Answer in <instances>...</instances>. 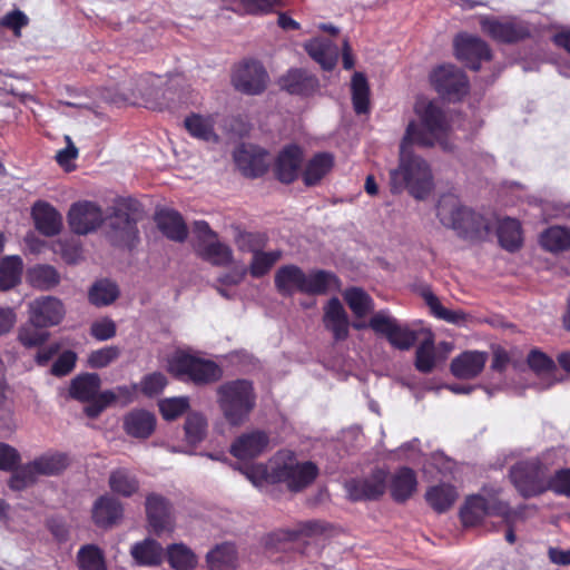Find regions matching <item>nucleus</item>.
I'll return each mask as SVG.
<instances>
[{
    "label": "nucleus",
    "mask_w": 570,
    "mask_h": 570,
    "mask_svg": "<svg viewBox=\"0 0 570 570\" xmlns=\"http://www.w3.org/2000/svg\"><path fill=\"white\" fill-rule=\"evenodd\" d=\"M168 370L175 376L188 379L196 384L215 382L223 375L222 368L215 362L184 352H177L170 357Z\"/></svg>",
    "instance_id": "7"
},
{
    "label": "nucleus",
    "mask_w": 570,
    "mask_h": 570,
    "mask_svg": "<svg viewBox=\"0 0 570 570\" xmlns=\"http://www.w3.org/2000/svg\"><path fill=\"white\" fill-rule=\"evenodd\" d=\"M30 22L29 17L20 9H13L0 18V28L11 30L16 37H21V30Z\"/></svg>",
    "instance_id": "60"
},
{
    "label": "nucleus",
    "mask_w": 570,
    "mask_h": 570,
    "mask_svg": "<svg viewBox=\"0 0 570 570\" xmlns=\"http://www.w3.org/2000/svg\"><path fill=\"white\" fill-rule=\"evenodd\" d=\"M78 563L80 570H106L102 551L94 544L85 546L79 550Z\"/></svg>",
    "instance_id": "55"
},
{
    "label": "nucleus",
    "mask_w": 570,
    "mask_h": 570,
    "mask_svg": "<svg viewBox=\"0 0 570 570\" xmlns=\"http://www.w3.org/2000/svg\"><path fill=\"white\" fill-rule=\"evenodd\" d=\"M547 490L570 497V469L559 470L551 478L547 475Z\"/></svg>",
    "instance_id": "62"
},
{
    "label": "nucleus",
    "mask_w": 570,
    "mask_h": 570,
    "mask_svg": "<svg viewBox=\"0 0 570 570\" xmlns=\"http://www.w3.org/2000/svg\"><path fill=\"white\" fill-rule=\"evenodd\" d=\"M267 72L257 61H245L238 66L233 75L235 88L244 94H261L267 83Z\"/></svg>",
    "instance_id": "16"
},
{
    "label": "nucleus",
    "mask_w": 570,
    "mask_h": 570,
    "mask_svg": "<svg viewBox=\"0 0 570 570\" xmlns=\"http://www.w3.org/2000/svg\"><path fill=\"white\" fill-rule=\"evenodd\" d=\"M488 353L480 351H466L454 357L451 362V373L462 380L476 377L484 368Z\"/></svg>",
    "instance_id": "23"
},
{
    "label": "nucleus",
    "mask_w": 570,
    "mask_h": 570,
    "mask_svg": "<svg viewBox=\"0 0 570 570\" xmlns=\"http://www.w3.org/2000/svg\"><path fill=\"white\" fill-rule=\"evenodd\" d=\"M155 220L159 230L169 239L184 242L187 237V226L181 215L173 209H160L156 213Z\"/></svg>",
    "instance_id": "28"
},
{
    "label": "nucleus",
    "mask_w": 570,
    "mask_h": 570,
    "mask_svg": "<svg viewBox=\"0 0 570 570\" xmlns=\"http://www.w3.org/2000/svg\"><path fill=\"white\" fill-rule=\"evenodd\" d=\"M101 381L96 373H85L78 375L71 381L69 394L72 399L80 402H87L88 405L95 404L98 396Z\"/></svg>",
    "instance_id": "27"
},
{
    "label": "nucleus",
    "mask_w": 570,
    "mask_h": 570,
    "mask_svg": "<svg viewBox=\"0 0 570 570\" xmlns=\"http://www.w3.org/2000/svg\"><path fill=\"white\" fill-rule=\"evenodd\" d=\"M480 27L485 35L502 43L518 42L531 35L530 26L514 17H482Z\"/></svg>",
    "instance_id": "9"
},
{
    "label": "nucleus",
    "mask_w": 570,
    "mask_h": 570,
    "mask_svg": "<svg viewBox=\"0 0 570 570\" xmlns=\"http://www.w3.org/2000/svg\"><path fill=\"white\" fill-rule=\"evenodd\" d=\"M419 121H411L400 146V164L390 171V185L393 194L403 189L416 199H423L432 189V174L428 163L411 153L410 146L422 147L439 145L450 151L453 146L449 140V124L442 109L432 101L419 100L415 104Z\"/></svg>",
    "instance_id": "1"
},
{
    "label": "nucleus",
    "mask_w": 570,
    "mask_h": 570,
    "mask_svg": "<svg viewBox=\"0 0 570 570\" xmlns=\"http://www.w3.org/2000/svg\"><path fill=\"white\" fill-rule=\"evenodd\" d=\"M109 237L118 245L132 247L137 237L138 229L136 220L121 208H116L109 218Z\"/></svg>",
    "instance_id": "20"
},
{
    "label": "nucleus",
    "mask_w": 570,
    "mask_h": 570,
    "mask_svg": "<svg viewBox=\"0 0 570 570\" xmlns=\"http://www.w3.org/2000/svg\"><path fill=\"white\" fill-rule=\"evenodd\" d=\"M108 483L114 493L125 498L134 495L139 490V480L126 468L111 471Z\"/></svg>",
    "instance_id": "40"
},
{
    "label": "nucleus",
    "mask_w": 570,
    "mask_h": 570,
    "mask_svg": "<svg viewBox=\"0 0 570 570\" xmlns=\"http://www.w3.org/2000/svg\"><path fill=\"white\" fill-rule=\"evenodd\" d=\"M234 161L244 176L258 177L268 168L267 154L264 149L243 144L234 151Z\"/></svg>",
    "instance_id": "18"
},
{
    "label": "nucleus",
    "mask_w": 570,
    "mask_h": 570,
    "mask_svg": "<svg viewBox=\"0 0 570 570\" xmlns=\"http://www.w3.org/2000/svg\"><path fill=\"white\" fill-rule=\"evenodd\" d=\"M269 435L262 430H253L239 435L230 445V453L239 460L259 456L269 448Z\"/></svg>",
    "instance_id": "19"
},
{
    "label": "nucleus",
    "mask_w": 570,
    "mask_h": 570,
    "mask_svg": "<svg viewBox=\"0 0 570 570\" xmlns=\"http://www.w3.org/2000/svg\"><path fill=\"white\" fill-rule=\"evenodd\" d=\"M237 560V551L232 543L219 544L207 553V563L210 570H234Z\"/></svg>",
    "instance_id": "42"
},
{
    "label": "nucleus",
    "mask_w": 570,
    "mask_h": 570,
    "mask_svg": "<svg viewBox=\"0 0 570 570\" xmlns=\"http://www.w3.org/2000/svg\"><path fill=\"white\" fill-rule=\"evenodd\" d=\"M274 284L277 292L285 297L295 293L323 295L340 287V282L333 273L322 269L305 273L293 264L284 265L276 271Z\"/></svg>",
    "instance_id": "2"
},
{
    "label": "nucleus",
    "mask_w": 570,
    "mask_h": 570,
    "mask_svg": "<svg viewBox=\"0 0 570 570\" xmlns=\"http://www.w3.org/2000/svg\"><path fill=\"white\" fill-rule=\"evenodd\" d=\"M189 406L188 397H170L159 402V410L165 420H175Z\"/></svg>",
    "instance_id": "61"
},
{
    "label": "nucleus",
    "mask_w": 570,
    "mask_h": 570,
    "mask_svg": "<svg viewBox=\"0 0 570 570\" xmlns=\"http://www.w3.org/2000/svg\"><path fill=\"white\" fill-rule=\"evenodd\" d=\"M207 421L200 413H190L185 422L186 440L189 444L202 442L206 435Z\"/></svg>",
    "instance_id": "56"
},
{
    "label": "nucleus",
    "mask_w": 570,
    "mask_h": 570,
    "mask_svg": "<svg viewBox=\"0 0 570 570\" xmlns=\"http://www.w3.org/2000/svg\"><path fill=\"white\" fill-rule=\"evenodd\" d=\"M510 479L524 497H535L547 490V468L538 459L521 461L510 470Z\"/></svg>",
    "instance_id": "8"
},
{
    "label": "nucleus",
    "mask_w": 570,
    "mask_h": 570,
    "mask_svg": "<svg viewBox=\"0 0 570 570\" xmlns=\"http://www.w3.org/2000/svg\"><path fill=\"white\" fill-rule=\"evenodd\" d=\"M265 235L238 230L235 236V244L240 252L255 254L265 246Z\"/></svg>",
    "instance_id": "58"
},
{
    "label": "nucleus",
    "mask_w": 570,
    "mask_h": 570,
    "mask_svg": "<svg viewBox=\"0 0 570 570\" xmlns=\"http://www.w3.org/2000/svg\"><path fill=\"white\" fill-rule=\"evenodd\" d=\"M119 295L115 283L102 279L92 285L89 291V301L96 306H106L111 304Z\"/></svg>",
    "instance_id": "52"
},
{
    "label": "nucleus",
    "mask_w": 570,
    "mask_h": 570,
    "mask_svg": "<svg viewBox=\"0 0 570 570\" xmlns=\"http://www.w3.org/2000/svg\"><path fill=\"white\" fill-rule=\"evenodd\" d=\"M368 326L376 334L384 335L393 347L402 351L410 350L419 337L428 331L423 327H412L401 323L386 309L375 313L371 317Z\"/></svg>",
    "instance_id": "6"
},
{
    "label": "nucleus",
    "mask_w": 570,
    "mask_h": 570,
    "mask_svg": "<svg viewBox=\"0 0 570 570\" xmlns=\"http://www.w3.org/2000/svg\"><path fill=\"white\" fill-rule=\"evenodd\" d=\"M147 522L150 531L157 537L170 534L176 528L171 505L164 497L150 493L146 498Z\"/></svg>",
    "instance_id": "12"
},
{
    "label": "nucleus",
    "mask_w": 570,
    "mask_h": 570,
    "mask_svg": "<svg viewBox=\"0 0 570 570\" xmlns=\"http://www.w3.org/2000/svg\"><path fill=\"white\" fill-rule=\"evenodd\" d=\"M43 328L45 327L35 326L30 322L29 324H26L20 327L18 333V340L26 347L40 346L49 337V333Z\"/></svg>",
    "instance_id": "57"
},
{
    "label": "nucleus",
    "mask_w": 570,
    "mask_h": 570,
    "mask_svg": "<svg viewBox=\"0 0 570 570\" xmlns=\"http://www.w3.org/2000/svg\"><path fill=\"white\" fill-rule=\"evenodd\" d=\"M302 163V150L296 145L285 147L276 160V175L283 183H292L298 174Z\"/></svg>",
    "instance_id": "29"
},
{
    "label": "nucleus",
    "mask_w": 570,
    "mask_h": 570,
    "mask_svg": "<svg viewBox=\"0 0 570 570\" xmlns=\"http://www.w3.org/2000/svg\"><path fill=\"white\" fill-rule=\"evenodd\" d=\"M334 165V157L330 153H318L308 160L303 171L305 185L313 186L325 177Z\"/></svg>",
    "instance_id": "38"
},
{
    "label": "nucleus",
    "mask_w": 570,
    "mask_h": 570,
    "mask_svg": "<svg viewBox=\"0 0 570 570\" xmlns=\"http://www.w3.org/2000/svg\"><path fill=\"white\" fill-rule=\"evenodd\" d=\"M387 472L376 469L367 478L351 479L344 488L348 498L353 501L374 500L380 498L386 489Z\"/></svg>",
    "instance_id": "14"
},
{
    "label": "nucleus",
    "mask_w": 570,
    "mask_h": 570,
    "mask_svg": "<svg viewBox=\"0 0 570 570\" xmlns=\"http://www.w3.org/2000/svg\"><path fill=\"white\" fill-rule=\"evenodd\" d=\"M23 261L18 255L6 256L0 261V291L6 292L21 282Z\"/></svg>",
    "instance_id": "37"
},
{
    "label": "nucleus",
    "mask_w": 570,
    "mask_h": 570,
    "mask_svg": "<svg viewBox=\"0 0 570 570\" xmlns=\"http://www.w3.org/2000/svg\"><path fill=\"white\" fill-rule=\"evenodd\" d=\"M497 235L500 245L507 250L514 252L522 244V230L518 219L510 217L499 219Z\"/></svg>",
    "instance_id": "36"
},
{
    "label": "nucleus",
    "mask_w": 570,
    "mask_h": 570,
    "mask_svg": "<svg viewBox=\"0 0 570 570\" xmlns=\"http://www.w3.org/2000/svg\"><path fill=\"white\" fill-rule=\"evenodd\" d=\"M38 474L32 466V463L26 464L19 469H17L10 480L9 487L12 490L21 491L36 482Z\"/></svg>",
    "instance_id": "59"
},
{
    "label": "nucleus",
    "mask_w": 570,
    "mask_h": 570,
    "mask_svg": "<svg viewBox=\"0 0 570 570\" xmlns=\"http://www.w3.org/2000/svg\"><path fill=\"white\" fill-rule=\"evenodd\" d=\"M529 366L541 376L539 387L547 390L554 385L559 380L557 379V367L554 362L544 353L533 350L528 355Z\"/></svg>",
    "instance_id": "34"
},
{
    "label": "nucleus",
    "mask_w": 570,
    "mask_h": 570,
    "mask_svg": "<svg viewBox=\"0 0 570 570\" xmlns=\"http://www.w3.org/2000/svg\"><path fill=\"white\" fill-rule=\"evenodd\" d=\"M423 297L432 314L439 320L455 325L462 324L465 321V314L462 311L445 308L432 292H425Z\"/></svg>",
    "instance_id": "51"
},
{
    "label": "nucleus",
    "mask_w": 570,
    "mask_h": 570,
    "mask_svg": "<svg viewBox=\"0 0 570 570\" xmlns=\"http://www.w3.org/2000/svg\"><path fill=\"white\" fill-rule=\"evenodd\" d=\"M116 332V323L109 317L97 320L90 326V335L100 342L112 338Z\"/></svg>",
    "instance_id": "63"
},
{
    "label": "nucleus",
    "mask_w": 570,
    "mask_h": 570,
    "mask_svg": "<svg viewBox=\"0 0 570 570\" xmlns=\"http://www.w3.org/2000/svg\"><path fill=\"white\" fill-rule=\"evenodd\" d=\"M434 89L450 100H458L469 89V81L464 72L453 65H444L434 69L430 76Z\"/></svg>",
    "instance_id": "10"
},
{
    "label": "nucleus",
    "mask_w": 570,
    "mask_h": 570,
    "mask_svg": "<svg viewBox=\"0 0 570 570\" xmlns=\"http://www.w3.org/2000/svg\"><path fill=\"white\" fill-rule=\"evenodd\" d=\"M455 56L473 70H479L482 60L491 58V50L481 38L461 33L454 39Z\"/></svg>",
    "instance_id": "15"
},
{
    "label": "nucleus",
    "mask_w": 570,
    "mask_h": 570,
    "mask_svg": "<svg viewBox=\"0 0 570 570\" xmlns=\"http://www.w3.org/2000/svg\"><path fill=\"white\" fill-rule=\"evenodd\" d=\"M508 505L497 497L485 498L481 494L471 495L460 511L464 525L473 527L480 523L487 515H502L508 513Z\"/></svg>",
    "instance_id": "11"
},
{
    "label": "nucleus",
    "mask_w": 570,
    "mask_h": 570,
    "mask_svg": "<svg viewBox=\"0 0 570 570\" xmlns=\"http://www.w3.org/2000/svg\"><path fill=\"white\" fill-rule=\"evenodd\" d=\"M458 498L455 488L448 483L431 487L425 493V500L438 513L450 509Z\"/></svg>",
    "instance_id": "41"
},
{
    "label": "nucleus",
    "mask_w": 570,
    "mask_h": 570,
    "mask_svg": "<svg viewBox=\"0 0 570 570\" xmlns=\"http://www.w3.org/2000/svg\"><path fill=\"white\" fill-rule=\"evenodd\" d=\"M28 311L29 322L38 327L47 328L58 325L65 316V308L61 301L51 296L33 299L29 303Z\"/></svg>",
    "instance_id": "17"
},
{
    "label": "nucleus",
    "mask_w": 570,
    "mask_h": 570,
    "mask_svg": "<svg viewBox=\"0 0 570 570\" xmlns=\"http://www.w3.org/2000/svg\"><path fill=\"white\" fill-rule=\"evenodd\" d=\"M276 483L284 484L291 492H301L309 487L318 475V468L312 461H299L292 450H279L272 458Z\"/></svg>",
    "instance_id": "5"
},
{
    "label": "nucleus",
    "mask_w": 570,
    "mask_h": 570,
    "mask_svg": "<svg viewBox=\"0 0 570 570\" xmlns=\"http://www.w3.org/2000/svg\"><path fill=\"white\" fill-rule=\"evenodd\" d=\"M541 245L549 252L559 253L570 248V228L552 226L540 236Z\"/></svg>",
    "instance_id": "45"
},
{
    "label": "nucleus",
    "mask_w": 570,
    "mask_h": 570,
    "mask_svg": "<svg viewBox=\"0 0 570 570\" xmlns=\"http://www.w3.org/2000/svg\"><path fill=\"white\" fill-rule=\"evenodd\" d=\"M237 469L243 473L246 479L256 488L263 489L268 484H276V481L273 480V466L272 459L268 464H250L240 466L237 465Z\"/></svg>",
    "instance_id": "50"
},
{
    "label": "nucleus",
    "mask_w": 570,
    "mask_h": 570,
    "mask_svg": "<svg viewBox=\"0 0 570 570\" xmlns=\"http://www.w3.org/2000/svg\"><path fill=\"white\" fill-rule=\"evenodd\" d=\"M130 556L139 567H156L163 561L164 549L156 540L146 538L131 546Z\"/></svg>",
    "instance_id": "33"
},
{
    "label": "nucleus",
    "mask_w": 570,
    "mask_h": 570,
    "mask_svg": "<svg viewBox=\"0 0 570 570\" xmlns=\"http://www.w3.org/2000/svg\"><path fill=\"white\" fill-rule=\"evenodd\" d=\"M279 87L291 95L311 96L318 89V79L304 69H291L278 80Z\"/></svg>",
    "instance_id": "22"
},
{
    "label": "nucleus",
    "mask_w": 570,
    "mask_h": 570,
    "mask_svg": "<svg viewBox=\"0 0 570 570\" xmlns=\"http://www.w3.org/2000/svg\"><path fill=\"white\" fill-rule=\"evenodd\" d=\"M417 481L410 468L399 469L391 480V495L397 502L406 501L416 490Z\"/></svg>",
    "instance_id": "35"
},
{
    "label": "nucleus",
    "mask_w": 570,
    "mask_h": 570,
    "mask_svg": "<svg viewBox=\"0 0 570 570\" xmlns=\"http://www.w3.org/2000/svg\"><path fill=\"white\" fill-rule=\"evenodd\" d=\"M185 127L195 138L206 141L217 139V136L214 132V119L212 117L193 114L185 119Z\"/></svg>",
    "instance_id": "49"
},
{
    "label": "nucleus",
    "mask_w": 570,
    "mask_h": 570,
    "mask_svg": "<svg viewBox=\"0 0 570 570\" xmlns=\"http://www.w3.org/2000/svg\"><path fill=\"white\" fill-rule=\"evenodd\" d=\"M27 278L32 287L49 291L60 283V274L50 265H36L28 269Z\"/></svg>",
    "instance_id": "43"
},
{
    "label": "nucleus",
    "mask_w": 570,
    "mask_h": 570,
    "mask_svg": "<svg viewBox=\"0 0 570 570\" xmlns=\"http://www.w3.org/2000/svg\"><path fill=\"white\" fill-rule=\"evenodd\" d=\"M323 531L320 522L311 520L299 522L293 528L279 529L268 535L267 543L275 548L281 547L283 543L299 542L305 538L313 537Z\"/></svg>",
    "instance_id": "24"
},
{
    "label": "nucleus",
    "mask_w": 570,
    "mask_h": 570,
    "mask_svg": "<svg viewBox=\"0 0 570 570\" xmlns=\"http://www.w3.org/2000/svg\"><path fill=\"white\" fill-rule=\"evenodd\" d=\"M252 381L245 379L223 383L217 389V403L225 420L233 426L245 423L256 406Z\"/></svg>",
    "instance_id": "4"
},
{
    "label": "nucleus",
    "mask_w": 570,
    "mask_h": 570,
    "mask_svg": "<svg viewBox=\"0 0 570 570\" xmlns=\"http://www.w3.org/2000/svg\"><path fill=\"white\" fill-rule=\"evenodd\" d=\"M156 428L155 415L146 410H134L124 419L126 433L136 439H147Z\"/></svg>",
    "instance_id": "31"
},
{
    "label": "nucleus",
    "mask_w": 570,
    "mask_h": 570,
    "mask_svg": "<svg viewBox=\"0 0 570 570\" xmlns=\"http://www.w3.org/2000/svg\"><path fill=\"white\" fill-rule=\"evenodd\" d=\"M32 466L39 475H55L62 472L68 465V459L61 453H46L32 462Z\"/></svg>",
    "instance_id": "48"
},
{
    "label": "nucleus",
    "mask_w": 570,
    "mask_h": 570,
    "mask_svg": "<svg viewBox=\"0 0 570 570\" xmlns=\"http://www.w3.org/2000/svg\"><path fill=\"white\" fill-rule=\"evenodd\" d=\"M31 215L36 228L45 236H55L60 233L62 217L58 210L47 202L38 200L32 206Z\"/></svg>",
    "instance_id": "25"
},
{
    "label": "nucleus",
    "mask_w": 570,
    "mask_h": 570,
    "mask_svg": "<svg viewBox=\"0 0 570 570\" xmlns=\"http://www.w3.org/2000/svg\"><path fill=\"white\" fill-rule=\"evenodd\" d=\"M119 348L116 346H106L94 351L88 358L89 365L94 368H101L110 364L119 356Z\"/></svg>",
    "instance_id": "64"
},
{
    "label": "nucleus",
    "mask_w": 570,
    "mask_h": 570,
    "mask_svg": "<svg viewBox=\"0 0 570 570\" xmlns=\"http://www.w3.org/2000/svg\"><path fill=\"white\" fill-rule=\"evenodd\" d=\"M167 559L175 570H193L197 564L196 554L184 543L168 546Z\"/></svg>",
    "instance_id": "46"
},
{
    "label": "nucleus",
    "mask_w": 570,
    "mask_h": 570,
    "mask_svg": "<svg viewBox=\"0 0 570 570\" xmlns=\"http://www.w3.org/2000/svg\"><path fill=\"white\" fill-rule=\"evenodd\" d=\"M436 216L444 227L455 230L464 238L482 239L492 228L490 218L463 206L461 200L452 194L441 196L436 206Z\"/></svg>",
    "instance_id": "3"
},
{
    "label": "nucleus",
    "mask_w": 570,
    "mask_h": 570,
    "mask_svg": "<svg viewBox=\"0 0 570 570\" xmlns=\"http://www.w3.org/2000/svg\"><path fill=\"white\" fill-rule=\"evenodd\" d=\"M343 297L356 317H364L374 309V302L372 297L362 288H347L343 293Z\"/></svg>",
    "instance_id": "47"
},
{
    "label": "nucleus",
    "mask_w": 570,
    "mask_h": 570,
    "mask_svg": "<svg viewBox=\"0 0 570 570\" xmlns=\"http://www.w3.org/2000/svg\"><path fill=\"white\" fill-rule=\"evenodd\" d=\"M352 99L356 114H365L368 110V85L366 78L356 72L352 78Z\"/></svg>",
    "instance_id": "54"
},
{
    "label": "nucleus",
    "mask_w": 570,
    "mask_h": 570,
    "mask_svg": "<svg viewBox=\"0 0 570 570\" xmlns=\"http://www.w3.org/2000/svg\"><path fill=\"white\" fill-rule=\"evenodd\" d=\"M136 391V385H120L115 390L102 391L95 404L87 405L85 407V413L89 417H97L108 405L115 401H121L124 403L131 402Z\"/></svg>",
    "instance_id": "30"
},
{
    "label": "nucleus",
    "mask_w": 570,
    "mask_h": 570,
    "mask_svg": "<svg viewBox=\"0 0 570 570\" xmlns=\"http://www.w3.org/2000/svg\"><path fill=\"white\" fill-rule=\"evenodd\" d=\"M122 517L121 503L110 495H102L92 507V519L99 527L107 528L116 524Z\"/></svg>",
    "instance_id": "32"
},
{
    "label": "nucleus",
    "mask_w": 570,
    "mask_h": 570,
    "mask_svg": "<svg viewBox=\"0 0 570 570\" xmlns=\"http://www.w3.org/2000/svg\"><path fill=\"white\" fill-rule=\"evenodd\" d=\"M323 323L335 341H344L350 333V321L338 298H331L324 307Z\"/></svg>",
    "instance_id": "21"
},
{
    "label": "nucleus",
    "mask_w": 570,
    "mask_h": 570,
    "mask_svg": "<svg viewBox=\"0 0 570 570\" xmlns=\"http://www.w3.org/2000/svg\"><path fill=\"white\" fill-rule=\"evenodd\" d=\"M282 257L281 250L262 252L253 254L249 273L253 277H262L269 272L273 265Z\"/></svg>",
    "instance_id": "53"
},
{
    "label": "nucleus",
    "mask_w": 570,
    "mask_h": 570,
    "mask_svg": "<svg viewBox=\"0 0 570 570\" xmlns=\"http://www.w3.org/2000/svg\"><path fill=\"white\" fill-rule=\"evenodd\" d=\"M423 336L415 352V367L422 373H431L436 363L434 336L430 331Z\"/></svg>",
    "instance_id": "44"
},
{
    "label": "nucleus",
    "mask_w": 570,
    "mask_h": 570,
    "mask_svg": "<svg viewBox=\"0 0 570 570\" xmlns=\"http://www.w3.org/2000/svg\"><path fill=\"white\" fill-rule=\"evenodd\" d=\"M105 220L101 208L88 200L71 205L68 213V223L71 230L78 235H87L95 232Z\"/></svg>",
    "instance_id": "13"
},
{
    "label": "nucleus",
    "mask_w": 570,
    "mask_h": 570,
    "mask_svg": "<svg viewBox=\"0 0 570 570\" xmlns=\"http://www.w3.org/2000/svg\"><path fill=\"white\" fill-rule=\"evenodd\" d=\"M197 254L205 261L216 266H225L233 259L230 247L218 238L206 242L203 245H195Z\"/></svg>",
    "instance_id": "39"
},
{
    "label": "nucleus",
    "mask_w": 570,
    "mask_h": 570,
    "mask_svg": "<svg viewBox=\"0 0 570 570\" xmlns=\"http://www.w3.org/2000/svg\"><path fill=\"white\" fill-rule=\"evenodd\" d=\"M308 56L324 70H332L338 59V47L326 38H314L304 45Z\"/></svg>",
    "instance_id": "26"
}]
</instances>
